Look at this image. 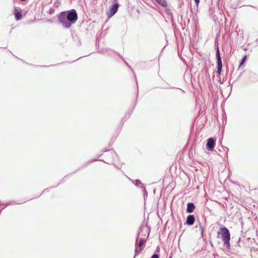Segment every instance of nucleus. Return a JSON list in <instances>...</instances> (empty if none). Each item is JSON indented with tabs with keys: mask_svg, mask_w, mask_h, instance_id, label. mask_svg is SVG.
Listing matches in <instances>:
<instances>
[{
	"mask_svg": "<svg viewBox=\"0 0 258 258\" xmlns=\"http://www.w3.org/2000/svg\"><path fill=\"white\" fill-rule=\"evenodd\" d=\"M195 2L196 3L197 5L198 6L200 3V0H195Z\"/></svg>",
	"mask_w": 258,
	"mask_h": 258,
	"instance_id": "16",
	"label": "nucleus"
},
{
	"mask_svg": "<svg viewBox=\"0 0 258 258\" xmlns=\"http://www.w3.org/2000/svg\"><path fill=\"white\" fill-rule=\"evenodd\" d=\"M156 2L161 6L163 7H166L167 6V3L166 0H156Z\"/></svg>",
	"mask_w": 258,
	"mask_h": 258,
	"instance_id": "8",
	"label": "nucleus"
},
{
	"mask_svg": "<svg viewBox=\"0 0 258 258\" xmlns=\"http://www.w3.org/2000/svg\"><path fill=\"white\" fill-rule=\"evenodd\" d=\"M77 18L78 16L76 11L72 10L68 12L67 16V20L66 19L65 13H61L59 17V21L66 28H69L71 25V23L76 22Z\"/></svg>",
	"mask_w": 258,
	"mask_h": 258,
	"instance_id": "1",
	"label": "nucleus"
},
{
	"mask_svg": "<svg viewBox=\"0 0 258 258\" xmlns=\"http://www.w3.org/2000/svg\"><path fill=\"white\" fill-rule=\"evenodd\" d=\"M195 208V206L192 203H188L187 206L186 212L187 213H192Z\"/></svg>",
	"mask_w": 258,
	"mask_h": 258,
	"instance_id": "6",
	"label": "nucleus"
},
{
	"mask_svg": "<svg viewBox=\"0 0 258 258\" xmlns=\"http://www.w3.org/2000/svg\"><path fill=\"white\" fill-rule=\"evenodd\" d=\"M145 243V240L144 239L140 240L139 246V247H141Z\"/></svg>",
	"mask_w": 258,
	"mask_h": 258,
	"instance_id": "13",
	"label": "nucleus"
},
{
	"mask_svg": "<svg viewBox=\"0 0 258 258\" xmlns=\"http://www.w3.org/2000/svg\"><path fill=\"white\" fill-rule=\"evenodd\" d=\"M133 182L137 186L140 187L143 185L141 182L139 180H136L134 181H133Z\"/></svg>",
	"mask_w": 258,
	"mask_h": 258,
	"instance_id": "9",
	"label": "nucleus"
},
{
	"mask_svg": "<svg viewBox=\"0 0 258 258\" xmlns=\"http://www.w3.org/2000/svg\"><path fill=\"white\" fill-rule=\"evenodd\" d=\"M151 258H159V256L157 254H154L152 256Z\"/></svg>",
	"mask_w": 258,
	"mask_h": 258,
	"instance_id": "15",
	"label": "nucleus"
},
{
	"mask_svg": "<svg viewBox=\"0 0 258 258\" xmlns=\"http://www.w3.org/2000/svg\"><path fill=\"white\" fill-rule=\"evenodd\" d=\"M138 241V239H137L136 243H137Z\"/></svg>",
	"mask_w": 258,
	"mask_h": 258,
	"instance_id": "17",
	"label": "nucleus"
},
{
	"mask_svg": "<svg viewBox=\"0 0 258 258\" xmlns=\"http://www.w3.org/2000/svg\"><path fill=\"white\" fill-rule=\"evenodd\" d=\"M16 18L17 20H19L21 19V17H22V15L21 14V13L20 12H18L16 14Z\"/></svg>",
	"mask_w": 258,
	"mask_h": 258,
	"instance_id": "11",
	"label": "nucleus"
},
{
	"mask_svg": "<svg viewBox=\"0 0 258 258\" xmlns=\"http://www.w3.org/2000/svg\"><path fill=\"white\" fill-rule=\"evenodd\" d=\"M141 251V247H139V246H137L135 249V252L136 254H139Z\"/></svg>",
	"mask_w": 258,
	"mask_h": 258,
	"instance_id": "12",
	"label": "nucleus"
},
{
	"mask_svg": "<svg viewBox=\"0 0 258 258\" xmlns=\"http://www.w3.org/2000/svg\"><path fill=\"white\" fill-rule=\"evenodd\" d=\"M246 60V56H245L241 60V63L240 64V66H241L245 61Z\"/></svg>",
	"mask_w": 258,
	"mask_h": 258,
	"instance_id": "14",
	"label": "nucleus"
},
{
	"mask_svg": "<svg viewBox=\"0 0 258 258\" xmlns=\"http://www.w3.org/2000/svg\"><path fill=\"white\" fill-rule=\"evenodd\" d=\"M118 6V4H117L112 6L109 11V15L110 17L113 16L117 12Z\"/></svg>",
	"mask_w": 258,
	"mask_h": 258,
	"instance_id": "4",
	"label": "nucleus"
},
{
	"mask_svg": "<svg viewBox=\"0 0 258 258\" xmlns=\"http://www.w3.org/2000/svg\"><path fill=\"white\" fill-rule=\"evenodd\" d=\"M222 68V60L219 59V62H217V72L219 74L221 73Z\"/></svg>",
	"mask_w": 258,
	"mask_h": 258,
	"instance_id": "7",
	"label": "nucleus"
},
{
	"mask_svg": "<svg viewBox=\"0 0 258 258\" xmlns=\"http://www.w3.org/2000/svg\"><path fill=\"white\" fill-rule=\"evenodd\" d=\"M216 56H217V62H218L219 61V59H220V60H221L218 47H217V51H216Z\"/></svg>",
	"mask_w": 258,
	"mask_h": 258,
	"instance_id": "10",
	"label": "nucleus"
},
{
	"mask_svg": "<svg viewBox=\"0 0 258 258\" xmlns=\"http://www.w3.org/2000/svg\"><path fill=\"white\" fill-rule=\"evenodd\" d=\"M221 234L222 240L224 242V245L227 247L229 248L230 243L229 240L230 239V234L229 230L227 228L224 227L221 229V232H218V234Z\"/></svg>",
	"mask_w": 258,
	"mask_h": 258,
	"instance_id": "2",
	"label": "nucleus"
},
{
	"mask_svg": "<svg viewBox=\"0 0 258 258\" xmlns=\"http://www.w3.org/2000/svg\"><path fill=\"white\" fill-rule=\"evenodd\" d=\"M215 147V141L213 138H209L207 141V148L209 151H212Z\"/></svg>",
	"mask_w": 258,
	"mask_h": 258,
	"instance_id": "3",
	"label": "nucleus"
},
{
	"mask_svg": "<svg viewBox=\"0 0 258 258\" xmlns=\"http://www.w3.org/2000/svg\"><path fill=\"white\" fill-rule=\"evenodd\" d=\"M195 221V216L193 215H189L187 217L186 222L188 225H192L194 224Z\"/></svg>",
	"mask_w": 258,
	"mask_h": 258,
	"instance_id": "5",
	"label": "nucleus"
}]
</instances>
